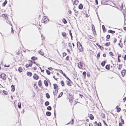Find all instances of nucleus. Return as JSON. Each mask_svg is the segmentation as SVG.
I'll list each match as a JSON object with an SVG mask.
<instances>
[{
  "label": "nucleus",
  "mask_w": 126,
  "mask_h": 126,
  "mask_svg": "<svg viewBox=\"0 0 126 126\" xmlns=\"http://www.w3.org/2000/svg\"><path fill=\"white\" fill-rule=\"evenodd\" d=\"M77 47L79 50L80 51L82 52L83 51L82 47L81 45L79 42H78L77 43Z\"/></svg>",
  "instance_id": "obj_1"
},
{
  "label": "nucleus",
  "mask_w": 126,
  "mask_h": 126,
  "mask_svg": "<svg viewBox=\"0 0 126 126\" xmlns=\"http://www.w3.org/2000/svg\"><path fill=\"white\" fill-rule=\"evenodd\" d=\"M0 78H2L4 80H6V75L4 73H2L0 75Z\"/></svg>",
  "instance_id": "obj_2"
},
{
  "label": "nucleus",
  "mask_w": 126,
  "mask_h": 126,
  "mask_svg": "<svg viewBox=\"0 0 126 126\" xmlns=\"http://www.w3.org/2000/svg\"><path fill=\"white\" fill-rule=\"evenodd\" d=\"M48 21L49 20L48 18L45 17L44 18H43V19L42 20V22L45 24H46L48 22Z\"/></svg>",
  "instance_id": "obj_3"
},
{
  "label": "nucleus",
  "mask_w": 126,
  "mask_h": 126,
  "mask_svg": "<svg viewBox=\"0 0 126 126\" xmlns=\"http://www.w3.org/2000/svg\"><path fill=\"white\" fill-rule=\"evenodd\" d=\"M83 63H82L81 62H79L78 64V67L80 69H81L83 66Z\"/></svg>",
  "instance_id": "obj_4"
},
{
  "label": "nucleus",
  "mask_w": 126,
  "mask_h": 126,
  "mask_svg": "<svg viewBox=\"0 0 126 126\" xmlns=\"http://www.w3.org/2000/svg\"><path fill=\"white\" fill-rule=\"evenodd\" d=\"M33 78L34 79L37 80L38 79V76L36 74H35L33 76Z\"/></svg>",
  "instance_id": "obj_5"
},
{
  "label": "nucleus",
  "mask_w": 126,
  "mask_h": 126,
  "mask_svg": "<svg viewBox=\"0 0 126 126\" xmlns=\"http://www.w3.org/2000/svg\"><path fill=\"white\" fill-rule=\"evenodd\" d=\"M96 45H97L101 50H103L104 49V47L101 46H100V45H99L98 43H96Z\"/></svg>",
  "instance_id": "obj_6"
},
{
  "label": "nucleus",
  "mask_w": 126,
  "mask_h": 126,
  "mask_svg": "<svg viewBox=\"0 0 126 126\" xmlns=\"http://www.w3.org/2000/svg\"><path fill=\"white\" fill-rule=\"evenodd\" d=\"M69 99L70 101V100L72 101V99H73L74 98V97L73 96H72L71 95H70L69 93Z\"/></svg>",
  "instance_id": "obj_7"
},
{
  "label": "nucleus",
  "mask_w": 126,
  "mask_h": 126,
  "mask_svg": "<svg viewBox=\"0 0 126 126\" xmlns=\"http://www.w3.org/2000/svg\"><path fill=\"white\" fill-rule=\"evenodd\" d=\"M70 82L69 80H66V83L67 85H68L69 86H71V84L69 82Z\"/></svg>",
  "instance_id": "obj_8"
},
{
  "label": "nucleus",
  "mask_w": 126,
  "mask_h": 126,
  "mask_svg": "<svg viewBox=\"0 0 126 126\" xmlns=\"http://www.w3.org/2000/svg\"><path fill=\"white\" fill-rule=\"evenodd\" d=\"M46 114L47 116H49L51 115V113L49 111H47L46 112Z\"/></svg>",
  "instance_id": "obj_9"
},
{
  "label": "nucleus",
  "mask_w": 126,
  "mask_h": 126,
  "mask_svg": "<svg viewBox=\"0 0 126 126\" xmlns=\"http://www.w3.org/2000/svg\"><path fill=\"white\" fill-rule=\"evenodd\" d=\"M126 73V70H123L121 72V73L122 76H124Z\"/></svg>",
  "instance_id": "obj_10"
},
{
  "label": "nucleus",
  "mask_w": 126,
  "mask_h": 126,
  "mask_svg": "<svg viewBox=\"0 0 126 126\" xmlns=\"http://www.w3.org/2000/svg\"><path fill=\"white\" fill-rule=\"evenodd\" d=\"M63 76H64L65 77V78L69 81H71V80L69 79L67 76H66V75L65 74L63 73Z\"/></svg>",
  "instance_id": "obj_11"
},
{
  "label": "nucleus",
  "mask_w": 126,
  "mask_h": 126,
  "mask_svg": "<svg viewBox=\"0 0 126 126\" xmlns=\"http://www.w3.org/2000/svg\"><path fill=\"white\" fill-rule=\"evenodd\" d=\"M79 3V1L78 0H75L74 2V4L76 5H77Z\"/></svg>",
  "instance_id": "obj_12"
},
{
  "label": "nucleus",
  "mask_w": 126,
  "mask_h": 126,
  "mask_svg": "<svg viewBox=\"0 0 126 126\" xmlns=\"http://www.w3.org/2000/svg\"><path fill=\"white\" fill-rule=\"evenodd\" d=\"M11 87L12 88L11 91L13 92L15 90V86L13 85H12L11 86Z\"/></svg>",
  "instance_id": "obj_13"
},
{
  "label": "nucleus",
  "mask_w": 126,
  "mask_h": 126,
  "mask_svg": "<svg viewBox=\"0 0 126 126\" xmlns=\"http://www.w3.org/2000/svg\"><path fill=\"white\" fill-rule=\"evenodd\" d=\"M89 117L90 118V119L91 120L93 119L94 118V116L91 114H90Z\"/></svg>",
  "instance_id": "obj_14"
},
{
  "label": "nucleus",
  "mask_w": 126,
  "mask_h": 126,
  "mask_svg": "<svg viewBox=\"0 0 126 126\" xmlns=\"http://www.w3.org/2000/svg\"><path fill=\"white\" fill-rule=\"evenodd\" d=\"M83 7V5L82 4H81L79 5V8L80 9H82Z\"/></svg>",
  "instance_id": "obj_15"
},
{
  "label": "nucleus",
  "mask_w": 126,
  "mask_h": 126,
  "mask_svg": "<svg viewBox=\"0 0 126 126\" xmlns=\"http://www.w3.org/2000/svg\"><path fill=\"white\" fill-rule=\"evenodd\" d=\"M27 74L28 76H29L30 77L32 75V73L31 72H27Z\"/></svg>",
  "instance_id": "obj_16"
},
{
  "label": "nucleus",
  "mask_w": 126,
  "mask_h": 126,
  "mask_svg": "<svg viewBox=\"0 0 126 126\" xmlns=\"http://www.w3.org/2000/svg\"><path fill=\"white\" fill-rule=\"evenodd\" d=\"M44 83L46 86L47 87L48 86V84L46 80H45L44 81Z\"/></svg>",
  "instance_id": "obj_17"
},
{
  "label": "nucleus",
  "mask_w": 126,
  "mask_h": 126,
  "mask_svg": "<svg viewBox=\"0 0 126 126\" xmlns=\"http://www.w3.org/2000/svg\"><path fill=\"white\" fill-rule=\"evenodd\" d=\"M54 88L55 89H56L58 87V85L56 84H53Z\"/></svg>",
  "instance_id": "obj_18"
},
{
  "label": "nucleus",
  "mask_w": 126,
  "mask_h": 126,
  "mask_svg": "<svg viewBox=\"0 0 126 126\" xmlns=\"http://www.w3.org/2000/svg\"><path fill=\"white\" fill-rule=\"evenodd\" d=\"M7 0H5L2 4V5L4 6L7 3Z\"/></svg>",
  "instance_id": "obj_19"
},
{
  "label": "nucleus",
  "mask_w": 126,
  "mask_h": 126,
  "mask_svg": "<svg viewBox=\"0 0 126 126\" xmlns=\"http://www.w3.org/2000/svg\"><path fill=\"white\" fill-rule=\"evenodd\" d=\"M108 32L111 33H115V31L111 30H109L108 31Z\"/></svg>",
  "instance_id": "obj_20"
},
{
  "label": "nucleus",
  "mask_w": 126,
  "mask_h": 126,
  "mask_svg": "<svg viewBox=\"0 0 126 126\" xmlns=\"http://www.w3.org/2000/svg\"><path fill=\"white\" fill-rule=\"evenodd\" d=\"M82 75L84 78H85V77L86 75V72L84 71L82 73Z\"/></svg>",
  "instance_id": "obj_21"
},
{
  "label": "nucleus",
  "mask_w": 126,
  "mask_h": 126,
  "mask_svg": "<svg viewBox=\"0 0 126 126\" xmlns=\"http://www.w3.org/2000/svg\"><path fill=\"white\" fill-rule=\"evenodd\" d=\"M38 85L39 86L41 87L42 86V82L41 80L39 81L38 82Z\"/></svg>",
  "instance_id": "obj_22"
},
{
  "label": "nucleus",
  "mask_w": 126,
  "mask_h": 126,
  "mask_svg": "<svg viewBox=\"0 0 126 126\" xmlns=\"http://www.w3.org/2000/svg\"><path fill=\"white\" fill-rule=\"evenodd\" d=\"M38 52L42 55H44V52L41 51L40 50L39 51H38Z\"/></svg>",
  "instance_id": "obj_23"
},
{
  "label": "nucleus",
  "mask_w": 126,
  "mask_h": 126,
  "mask_svg": "<svg viewBox=\"0 0 126 126\" xmlns=\"http://www.w3.org/2000/svg\"><path fill=\"white\" fill-rule=\"evenodd\" d=\"M46 96L47 98L48 99L50 98V96L48 93L46 94Z\"/></svg>",
  "instance_id": "obj_24"
},
{
  "label": "nucleus",
  "mask_w": 126,
  "mask_h": 126,
  "mask_svg": "<svg viewBox=\"0 0 126 126\" xmlns=\"http://www.w3.org/2000/svg\"><path fill=\"white\" fill-rule=\"evenodd\" d=\"M102 28L103 32H105L106 31V30H105V29L104 25H102Z\"/></svg>",
  "instance_id": "obj_25"
},
{
  "label": "nucleus",
  "mask_w": 126,
  "mask_h": 126,
  "mask_svg": "<svg viewBox=\"0 0 126 126\" xmlns=\"http://www.w3.org/2000/svg\"><path fill=\"white\" fill-rule=\"evenodd\" d=\"M55 92H54V91H53V93L54 94V95H56V94H55L56 92L57 93L58 92V89H55Z\"/></svg>",
  "instance_id": "obj_26"
},
{
  "label": "nucleus",
  "mask_w": 126,
  "mask_h": 126,
  "mask_svg": "<svg viewBox=\"0 0 126 126\" xmlns=\"http://www.w3.org/2000/svg\"><path fill=\"white\" fill-rule=\"evenodd\" d=\"M31 59L33 60H36L37 59V58L36 57H35L33 56L31 58Z\"/></svg>",
  "instance_id": "obj_27"
},
{
  "label": "nucleus",
  "mask_w": 126,
  "mask_h": 126,
  "mask_svg": "<svg viewBox=\"0 0 126 126\" xmlns=\"http://www.w3.org/2000/svg\"><path fill=\"white\" fill-rule=\"evenodd\" d=\"M105 61H103L102 62L101 64L102 66L103 67L104 66L105 64Z\"/></svg>",
  "instance_id": "obj_28"
},
{
  "label": "nucleus",
  "mask_w": 126,
  "mask_h": 126,
  "mask_svg": "<svg viewBox=\"0 0 126 126\" xmlns=\"http://www.w3.org/2000/svg\"><path fill=\"white\" fill-rule=\"evenodd\" d=\"M22 70V68L21 67H19L18 69V71L19 72H21Z\"/></svg>",
  "instance_id": "obj_29"
},
{
  "label": "nucleus",
  "mask_w": 126,
  "mask_h": 126,
  "mask_svg": "<svg viewBox=\"0 0 126 126\" xmlns=\"http://www.w3.org/2000/svg\"><path fill=\"white\" fill-rule=\"evenodd\" d=\"M49 103L48 101H47L45 103V105L46 106H47L49 105Z\"/></svg>",
  "instance_id": "obj_30"
},
{
  "label": "nucleus",
  "mask_w": 126,
  "mask_h": 126,
  "mask_svg": "<svg viewBox=\"0 0 126 126\" xmlns=\"http://www.w3.org/2000/svg\"><path fill=\"white\" fill-rule=\"evenodd\" d=\"M47 109L48 110H51V107L50 106H48L47 107Z\"/></svg>",
  "instance_id": "obj_31"
},
{
  "label": "nucleus",
  "mask_w": 126,
  "mask_h": 126,
  "mask_svg": "<svg viewBox=\"0 0 126 126\" xmlns=\"http://www.w3.org/2000/svg\"><path fill=\"white\" fill-rule=\"evenodd\" d=\"M18 107L19 108H21V104L20 103H18Z\"/></svg>",
  "instance_id": "obj_32"
},
{
  "label": "nucleus",
  "mask_w": 126,
  "mask_h": 126,
  "mask_svg": "<svg viewBox=\"0 0 126 126\" xmlns=\"http://www.w3.org/2000/svg\"><path fill=\"white\" fill-rule=\"evenodd\" d=\"M105 68L106 69L108 70L110 69V67L108 65H107L105 66Z\"/></svg>",
  "instance_id": "obj_33"
},
{
  "label": "nucleus",
  "mask_w": 126,
  "mask_h": 126,
  "mask_svg": "<svg viewBox=\"0 0 126 126\" xmlns=\"http://www.w3.org/2000/svg\"><path fill=\"white\" fill-rule=\"evenodd\" d=\"M46 73L48 75H50V72L48 70H46Z\"/></svg>",
  "instance_id": "obj_34"
},
{
  "label": "nucleus",
  "mask_w": 126,
  "mask_h": 126,
  "mask_svg": "<svg viewBox=\"0 0 126 126\" xmlns=\"http://www.w3.org/2000/svg\"><path fill=\"white\" fill-rule=\"evenodd\" d=\"M122 64H119V67L118 68V69L120 70L122 67Z\"/></svg>",
  "instance_id": "obj_35"
},
{
  "label": "nucleus",
  "mask_w": 126,
  "mask_h": 126,
  "mask_svg": "<svg viewBox=\"0 0 126 126\" xmlns=\"http://www.w3.org/2000/svg\"><path fill=\"white\" fill-rule=\"evenodd\" d=\"M117 111L119 112L121 110V109L120 108H117L116 109Z\"/></svg>",
  "instance_id": "obj_36"
},
{
  "label": "nucleus",
  "mask_w": 126,
  "mask_h": 126,
  "mask_svg": "<svg viewBox=\"0 0 126 126\" xmlns=\"http://www.w3.org/2000/svg\"><path fill=\"white\" fill-rule=\"evenodd\" d=\"M6 22L7 23L10 24V25L12 26V24H11V22L10 21H9L8 20L6 21Z\"/></svg>",
  "instance_id": "obj_37"
},
{
  "label": "nucleus",
  "mask_w": 126,
  "mask_h": 126,
  "mask_svg": "<svg viewBox=\"0 0 126 126\" xmlns=\"http://www.w3.org/2000/svg\"><path fill=\"white\" fill-rule=\"evenodd\" d=\"M63 94V93L62 92H61L60 93V94L58 96V98H59L61 97L62 95Z\"/></svg>",
  "instance_id": "obj_38"
},
{
  "label": "nucleus",
  "mask_w": 126,
  "mask_h": 126,
  "mask_svg": "<svg viewBox=\"0 0 126 126\" xmlns=\"http://www.w3.org/2000/svg\"><path fill=\"white\" fill-rule=\"evenodd\" d=\"M110 35H109L108 34L107 35L106 38H107V39H108L110 38Z\"/></svg>",
  "instance_id": "obj_39"
},
{
  "label": "nucleus",
  "mask_w": 126,
  "mask_h": 126,
  "mask_svg": "<svg viewBox=\"0 0 126 126\" xmlns=\"http://www.w3.org/2000/svg\"><path fill=\"white\" fill-rule=\"evenodd\" d=\"M110 42L107 43L105 44V45L106 46H108L110 45Z\"/></svg>",
  "instance_id": "obj_40"
},
{
  "label": "nucleus",
  "mask_w": 126,
  "mask_h": 126,
  "mask_svg": "<svg viewBox=\"0 0 126 126\" xmlns=\"http://www.w3.org/2000/svg\"><path fill=\"white\" fill-rule=\"evenodd\" d=\"M67 23V22L65 18H63V23L65 24L66 23Z\"/></svg>",
  "instance_id": "obj_41"
},
{
  "label": "nucleus",
  "mask_w": 126,
  "mask_h": 126,
  "mask_svg": "<svg viewBox=\"0 0 126 126\" xmlns=\"http://www.w3.org/2000/svg\"><path fill=\"white\" fill-rule=\"evenodd\" d=\"M117 41L116 39L115 38H114V41H113V43H115Z\"/></svg>",
  "instance_id": "obj_42"
},
{
  "label": "nucleus",
  "mask_w": 126,
  "mask_h": 126,
  "mask_svg": "<svg viewBox=\"0 0 126 126\" xmlns=\"http://www.w3.org/2000/svg\"><path fill=\"white\" fill-rule=\"evenodd\" d=\"M3 93L5 94L6 95H7V93L5 91V90H3Z\"/></svg>",
  "instance_id": "obj_43"
},
{
  "label": "nucleus",
  "mask_w": 126,
  "mask_h": 126,
  "mask_svg": "<svg viewBox=\"0 0 126 126\" xmlns=\"http://www.w3.org/2000/svg\"><path fill=\"white\" fill-rule=\"evenodd\" d=\"M96 125L98 126H101V124L100 122H99Z\"/></svg>",
  "instance_id": "obj_44"
},
{
  "label": "nucleus",
  "mask_w": 126,
  "mask_h": 126,
  "mask_svg": "<svg viewBox=\"0 0 126 126\" xmlns=\"http://www.w3.org/2000/svg\"><path fill=\"white\" fill-rule=\"evenodd\" d=\"M101 116L103 118H104L105 116L104 114V113L102 114Z\"/></svg>",
  "instance_id": "obj_45"
},
{
  "label": "nucleus",
  "mask_w": 126,
  "mask_h": 126,
  "mask_svg": "<svg viewBox=\"0 0 126 126\" xmlns=\"http://www.w3.org/2000/svg\"><path fill=\"white\" fill-rule=\"evenodd\" d=\"M87 76L88 77H89L90 76V75L89 73H87Z\"/></svg>",
  "instance_id": "obj_46"
},
{
  "label": "nucleus",
  "mask_w": 126,
  "mask_h": 126,
  "mask_svg": "<svg viewBox=\"0 0 126 126\" xmlns=\"http://www.w3.org/2000/svg\"><path fill=\"white\" fill-rule=\"evenodd\" d=\"M121 121L122 123V124H124V120L123 119H121Z\"/></svg>",
  "instance_id": "obj_47"
},
{
  "label": "nucleus",
  "mask_w": 126,
  "mask_h": 126,
  "mask_svg": "<svg viewBox=\"0 0 126 126\" xmlns=\"http://www.w3.org/2000/svg\"><path fill=\"white\" fill-rule=\"evenodd\" d=\"M109 54L111 55L114 56L113 54L111 52H110L109 53Z\"/></svg>",
  "instance_id": "obj_48"
},
{
  "label": "nucleus",
  "mask_w": 126,
  "mask_h": 126,
  "mask_svg": "<svg viewBox=\"0 0 126 126\" xmlns=\"http://www.w3.org/2000/svg\"><path fill=\"white\" fill-rule=\"evenodd\" d=\"M11 28V32L12 33H14V31L13 30V27H12Z\"/></svg>",
  "instance_id": "obj_49"
},
{
  "label": "nucleus",
  "mask_w": 126,
  "mask_h": 126,
  "mask_svg": "<svg viewBox=\"0 0 126 126\" xmlns=\"http://www.w3.org/2000/svg\"><path fill=\"white\" fill-rule=\"evenodd\" d=\"M65 59L67 60H69V56H67L65 58Z\"/></svg>",
  "instance_id": "obj_50"
},
{
  "label": "nucleus",
  "mask_w": 126,
  "mask_h": 126,
  "mask_svg": "<svg viewBox=\"0 0 126 126\" xmlns=\"http://www.w3.org/2000/svg\"><path fill=\"white\" fill-rule=\"evenodd\" d=\"M104 122V125L106 126H108L107 125V124L106 123H105V121H103Z\"/></svg>",
  "instance_id": "obj_51"
},
{
  "label": "nucleus",
  "mask_w": 126,
  "mask_h": 126,
  "mask_svg": "<svg viewBox=\"0 0 126 126\" xmlns=\"http://www.w3.org/2000/svg\"><path fill=\"white\" fill-rule=\"evenodd\" d=\"M69 33L70 35L72 36V33L71 32V31L70 30H69Z\"/></svg>",
  "instance_id": "obj_52"
},
{
  "label": "nucleus",
  "mask_w": 126,
  "mask_h": 126,
  "mask_svg": "<svg viewBox=\"0 0 126 126\" xmlns=\"http://www.w3.org/2000/svg\"><path fill=\"white\" fill-rule=\"evenodd\" d=\"M48 69L50 70H52V67H48Z\"/></svg>",
  "instance_id": "obj_53"
},
{
  "label": "nucleus",
  "mask_w": 126,
  "mask_h": 126,
  "mask_svg": "<svg viewBox=\"0 0 126 126\" xmlns=\"http://www.w3.org/2000/svg\"><path fill=\"white\" fill-rule=\"evenodd\" d=\"M121 56V54H119L118 53V58H119V57Z\"/></svg>",
  "instance_id": "obj_54"
},
{
  "label": "nucleus",
  "mask_w": 126,
  "mask_h": 126,
  "mask_svg": "<svg viewBox=\"0 0 126 126\" xmlns=\"http://www.w3.org/2000/svg\"><path fill=\"white\" fill-rule=\"evenodd\" d=\"M123 5L122 4L121 6L120 7L121 10H122V9L123 8Z\"/></svg>",
  "instance_id": "obj_55"
},
{
  "label": "nucleus",
  "mask_w": 126,
  "mask_h": 126,
  "mask_svg": "<svg viewBox=\"0 0 126 126\" xmlns=\"http://www.w3.org/2000/svg\"><path fill=\"white\" fill-rule=\"evenodd\" d=\"M98 0H95V3L96 5L98 4V2L97 1Z\"/></svg>",
  "instance_id": "obj_56"
},
{
  "label": "nucleus",
  "mask_w": 126,
  "mask_h": 126,
  "mask_svg": "<svg viewBox=\"0 0 126 126\" xmlns=\"http://www.w3.org/2000/svg\"><path fill=\"white\" fill-rule=\"evenodd\" d=\"M68 13L69 14H71V11L70 10H69L68 11Z\"/></svg>",
  "instance_id": "obj_57"
},
{
  "label": "nucleus",
  "mask_w": 126,
  "mask_h": 126,
  "mask_svg": "<svg viewBox=\"0 0 126 126\" xmlns=\"http://www.w3.org/2000/svg\"><path fill=\"white\" fill-rule=\"evenodd\" d=\"M26 68H28V67L29 66V64H26Z\"/></svg>",
  "instance_id": "obj_58"
},
{
  "label": "nucleus",
  "mask_w": 126,
  "mask_h": 126,
  "mask_svg": "<svg viewBox=\"0 0 126 126\" xmlns=\"http://www.w3.org/2000/svg\"><path fill=\"white\" fill-rule=\"evenodd\" d=\"M71 125H73V119H72V122L71 123Z\"/></svg>",
  "instance_id": "obj_59"
},
{
  "label": "nucleus",
  "mask_w": 126,
  "mask_h": 126,
  "mask_svg": "<svg viewBox=\"0 0 126 126\" xmlns=\"http://www.w3.org/2000/svg\"><path fill=\"white\" fill-rule=\"evenodd\" d=\"M61 83L62 84V85L63 86V80L61 81Z\"/></svg>",
  "instance_id": "obj_60"
},
{
  "label": "nucleus",
  "mask_w": 126,
  "mask_h": 126,
  "mask_svg": "<svg viewBox=\"0 0 126 126\" xmlns=\"http://www.w3.org/2000/svg\"><path fill=\"white\" fill-rule=\"evenodd\" d=\"M29 64V66H31L32 65V64L31 63H30Z\"/></svg>",
  "instance_id": "obj_61"
},
{
  "label": "nucleus",
  "mask_w": 126,
  "mask_h": 126,
  "mask_svg": "<svg viewBox=\"0 0 126 126\" xmlns=\"http://www.w3.org/2000/svg\"><path fill=\"white\" fill-rule=\"evenodd\" d=\"M66 33H65L63 32V36H65V37L66 36Z\"/></svg>",
  "instance_id": "obj_62"
},
{
  "label": "nucleus",
  "mask_w": 126,
  "mask_h": 126,
  "mask_svg": "<svg viewBox=\"0 0 126 126\" xmlns=\"http://www.w3.org/2000/svg\"><path fill=\"white\" fill-rule=\"evenodd\" d=\"M123 100L124 101V102H125V101H126V97H125V98H123Z\"/></svg>",
  "instance_id": "obj_63"
},
{
  "label": "nucleus",
  "mask_w": 126,
  "mask_h": 126,
  "mask_svg": "<svg viewBox=\"0 0 126 126\" xmlns=\"http://www.w3.org/2000/svg\"><path fill=\"white\" fill-rule=\"evenodd\" d=\"M119 126H123L121 123H119Z\"/></svg>",
  "instance_id": "obj_64"
}]
</instances>
